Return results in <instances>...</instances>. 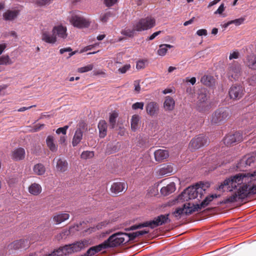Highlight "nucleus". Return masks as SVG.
I'll use <instances>...</instances> for the list:
<instances>
[{
	"instance_id": "ea45409f",
	"label": "nucleus",
	"mask_w": 256,
	"mask_h": 256,
	"mask_svg": "<svg viewBox=\"0 0 256 256\" xmlns=\"http://www.w3.org/2000/svg\"><path fill=\"white\" fill-rule=\"evenodd\" d=\"M140 120L138 115L134 114L132 116L131 119V128L132 130L135 131L138 128V124Z\"/></svg>"
},
{
	"instance_id": "de8ad7c7",
	"label": "nucleus",
	"mask_w": 256,
	"mask_h": 256,
	"mask_svg": "<svg viewBox=\"0 0 256 256\" xmlns=\"http://www.w3.org/2000/svg\"><path fill=\"white\" fill-rule=\"evenodd\" d=\"M68 128V126H65L64 127L59 128L56 130V133L58 134L62 133L64 135H66V130Z\"/></svg>"
},
{
	"instance_id": "bb28decb",
	"label": "nucleus",
	"mask_w": 256,
	"mask_h": 256,
	"mask_svg": "<svg viewBox=\"0 0 256 256\" xmlns=\"http://www.w3.org/2000/svg\"><path fill=\"white\" fill-rule=\"evenodd\" d=\"M83 132L80 128H77L76 130L72 140V145L73 146H76L82 140Z\"/></svg>"
},
{
	"instance_id": "7c9ffc66",
	"label": "nucleus",
	"mask_w": 256,
	"mask_h": 256,
	"mask_svg": "<svg viewBox=\"0 0 256 256\" xmlns=\"http://www.w3.org/2000/svg\"><path fill=\"white\" fill-rule=\"evenodd\" d=\"M175 102L172 98L167 96L164 102V108L166 110H172L174 108Z\"/></svg>"
},
{
	"instance_id": "a19ab883",
	"label": "nucleus",
	"mask_w": 256,
	"mask_h": 256,
	"mask_svg": "<svg viewBox=\"0 0 256 256\" xmlns=\"http://www.w3.org/2000/svg\"><path fill=\"white\" fill-rule=\"evenodd\" d=\"M113 16V14L110 11L102 13L100 16V20L102 22L105 23L108 22L110 18Z\"/></svg>"
},
{
	"instance_id": "7ed1b4c3",
	"label": "nucleus",
	"mask_w": 256,
	"mask_h": 256,
	"mask_svg": "<svg viewBox=\"0 0 256 256\" xmlns=\"http://www.w3.org/2000/svg\"><path fill=\"white\" fill-rule=\"evenodd\" d=\"M156 25V20L152 16L142 18L134 22L132 29L126 28L122 34L126 36H133L136 32H142L151 29Z\"/></svg>"
},
{
	"instance_id": "473e14b6",
	"label": "nucleus",
	"mask_w": 256,
	"mask_h": 256,
	"mask_svg": "<svg viewBox=\"0 0 256 256\" xmlns=\"http://www.w3.org/2000/svg\"><path fill=\"white\" fill-rule=\"evenodd\" d=\"M200 82L208 86H211L214 83V79L212 76L204 75L202 77Z\"/></svg>"
},
{
	"instance_id": "a211bd4d",
	"label": "nucleus",
	"mask_w": 256,
	"mask_h": 256,
	"mask_svg": "<svg viewBox=\"0 0 256 256\" xmlns=\"http://www.w3.org/2000/svg\"><path fill=\"white\" fill-rule=\"evenodd\" d=\"M155 160L158 162H162L169 156V153L165 150L159 149L154 152Z\"/></svg>"
},
{
	"instance_id": "2eb2a0df",
	"label": "nucleus",
	"mask_w": 256,
	"mask_h": 256,
	"mask_svg": "<svg viewBox=\"0 0 256 256\" xmlns=\"http://www.w3.org/2000/svg\"><path fill=\"white\" fill-rule=\"evenodd\" d=\"M128 188V186L124 182H116L112 184L110 188V191L115 194L126 191Z\"/></svg>"
},
{
	"instance_id": "423d86ee",
	"label": "nucleus",
	"mask_w": 256,
	"mask_h": 256,
	"mask_svg": "<svg viewBox=\"0 0 256 256\" xmlns=\"http://www.w3.org/2000/svg\"><path fill=\"white\" fill-rule=\"evenodd\" d=\"M169 215V214H161L152 220L147 221L142 224L132 226L128 230H133L147 226L151 228H155L158 226L170 222V220H169L168 218Z\"/></svg>"
},
{
	"instance_id": "9b49d317",
	"label": "nucleus",
	"mask_w": 256,
	"mask_h": 256,
	"mask_svg": "<svg viewBox=\"0 0 256 256\" xmlns=\"http://www.w3.org/2000/svg\"><path fill=\"white\" fill-rule=\"evenodd\" d=\"M228 94L231 99L238 100L244 94V88L240 85H233L229 90Z\"/></svg>"
},
{
	"instance_id": "a18cd8bd",
	"label": "nucleus",
	"mask_w": 256,
	"mask_h": 256,
	"mask_svg": "<svg viewBox=\"0 0 256 256\" xmlns=\"http://www.w3.org/2000/svg\"><path fill=\"white\" fill-rule=\"evenodd\" d=\"M146 62H147V60H139L136 62V68L138 70L144 69L146 67Z\"/></svg>"
},
{
	"instance_id": "09e8293b",
	"label": "nucleus",
	"mask_w": 256,
	"mask_h": 256,
	"mask_svg": "<svg viewBox=\"0 0 256 256\" xmlns=\"http://www.w3.org/2000/svg\"><path fill=\"white\" fill-rule=\"evenodd\" d=\"M144 106V103L143 102H136L132 105V108L133 110L140 109L142 110Z\"/></svg>"
},
{
	"instance_id": "4c0bfd02",
	"label": "nucleus",
	"mask_w": 256,
	"mask_h": 256,
	"mask_svg": "<svg viewBox=\"0 0 256 256\" xmlns=\"http://www.w3.org/2000/svg\"><path fill=\"white\" fill-rule=\"evenodd\" d=\"M33 170L35 174L41 176L45 173L46 168L42 164H38L34 166Z\"/></svg>"
},
{
	"instance_id": "f8f14e48",
	"label": "nucleus",
	"mask_w": 256,
	"mask_h": 256,
	"mask_svg": "<svg viewBox=\"0 0 256 256\" xmlns=\"http://www.w3.org/2000/svg\"><path fill=\"white\" fill-rule=\"evenodd\" d=\"M207 142V139L204 134H200L192 139L190 143V148L196 150L204 146Z\"/></svg>"
},
{
	"instance_id": "a878e982",
	"label": "nucleus",
	"mask_w": 256,
	"mask_h": 256,
	"mask_svg": "<svg viewBox=\"0 0 256 256\" xmlns=\"http://www.w3.org/2000/svg\"><path fill=\"white\" fill-rule=\"evenodd\" d=\"M28 192L34 196H38L42 191L41 186L37 183L32 184L28 188Z\"/></svg>"
},
{
	"instance_id": "4be33fe9",
	"label": "nucleus",
	"mask_w": 256,
	"mask_h": 256,
	"mask_svg": "<svg viewBox=\"0 0 256 256\" xmlns=\"http://www.w3.org/2000/svg\"><path fill=\"white\" fill-rule=\"evenodd\" d=\"M56 160V168L58 171L64 172L68 169V164L66 160L64 158L54 159Z\"/></svg>"
},
{
	"instance_id": "c03bdc74",
	"label": "nucleus",
	"mask_w": 256,
	"mask_h": 256,
	"mask_svg": "<svg viewBox=\"0 0 256 256\" xmlns=\"http://www.w3.org/2000/svg\"><path fill=\"white\" fill-rule=\"evenodd\" d=\"M94 152L92 151H84L81 154V158L83 159H88L93 158Z\"/></svg>"
},
{
	"instance_id": "4d7b16f0",
	"label": "nucleus",
	"mask_w": 256,
	"mask_h": 256,
	"mask_svg": "<svg viewBox=\"0 0 256 256\" xmlns=\"http://www.w3.org/2000/svg\"><path fill=\"white\" fill-rule=\"evenodd\" d=\"M239 56V52H234L230 54L229 56V59L232 60L233 58H238Z\"/></svg>"
},
{
	"instance_id": "864d4df0",
	"label": "nucleus",
	"mask_w": 256,
	"mask_h": 256,
	"mask_svg": "<svg viewBox=\"0 0 256 256\" xmlns=\"http://www.w3.org/2000/svg\"><path fill=\"white\" fill-rule=\"evenodd\" d=\"M244 18H240L238 19H236L234 20H230L232 24H234L236 26H240L244 22Z\"/></svg>"
},
{
	"instance_id": "bf43d9fd",
	"label": "nucleus",
	"mask_w": 256,
	"mask_h": 256,
	"mask_svg": "<svg viewBox=\"0 0 256 256\" xmlns=\"http://www.w3.org/2000/svg\"><path fill=\"white\" fill-rule=\"evenodd\" d=\"M72 51V49L70 47L61 48L60 50V52L61 54H63L65 52H70Z\"/></svg>"
},
{
	"instance_id": "f03ea898",
	"label": "nucleus",
	"mask_w": 256,
	"mask_h": 256,
	"mask_svg": "<svg viewBox=\"0 0 256 256\" xmlns=\"http://www.w3.org/2000/svg\"><path fill=\"white\" fill-rule=\"evenodd\" d=\"M217 198L216 194H212L206 196L200 204H194L190 202L184 204L182 208H178L172 212V214L176 218H180L184 214L186 215L190 214L194 212L200 211L202 208L207 206L214 198Z\"/></svg>"
},
{
	"instance_id": "8fccbe9b",
	"label": "nucleus",
	"mask_w": 256,
	"mask_h": 256,
	"mask_svg": "<svg viewBox=\"0 0 256 256\" xmlns=\"http://www.w3.org/2000/svg\"><path fill=\"white\" fill-rule=\"evenodd\" d=\"M131 66L130 64H126L122 68H119L118 71L120 74H125L130 68Z\"/></svg>"
},
{
	"instance_id": "e2e57ef3",
	"label": "nucleus",
	"mask_w": 256,
	"mask_h": 256,
	"mask_svg": "<svg viewBox=\"0 0 256 256\" xmlns=\"http://www.w3.org/2000/svg\"><path fill=\"white\" fill-rule=\"evenodd\" d=\"M36 106L35 105H34V106H28V107H22L20 108H19L18 110V112H24V111H25L26 110H29L30 109V108H32V107H35Z\"/></svg>"
},
{
	"instance_id": "6ab92c4d",
	"label": "nucleus",
	"mask_w": 256,
	"mask_h": 256,
	"mask_svg": "<svg viewBox=\"0 0 256 256\" xmlns=\"http://www.w3.org/2000/svg\"><path fill=\"white\" fill-rule=\"evenodd\" d=\"M52 32L62 38H65L67 36L66 28L61 25L54 26Z\"/></svg>"
},
{
	"instance_id": "37998d69",
	"label": "nucleus",
	"mask_w": 256,
	"mask_h": 256,
	"mask_svg": "<svg viewBox=\"0 0 256 256\" xmlns=\"http://www.w3.org/2000/svg\"><path fill=\"white\" fill-rule=\"evenodd\" d=\"M94 68L92 64H88L85 66L80 68L78 69V72L80 73H84L92 70Z\"/></svg>"
},
{
	"instance_id": "13d9d810",
	"label": "nucleus",
	"mask_w": 256,
	"mask_h": 256,
	"mask_svg": "<svg viewBox=\"0 0 256 256\" xmlns=\"http://www.w3.org/2000/svg\"><path fill=\"white\" fill-rule=\"evenodd\" d=\"M161 32H162L160 30L153 33L148 38L147 40H154L156 36L159 35L161 33Z\"/></svg>"
},
{
	"instance_id": "774afa93",
	"label": "nucleus",
	"mask_w": 256,
	"mask_h": 256,
	"mask_svg": "<svg viewBox=\"0 0 256 256\" xmlns=\"http://www.w3.org/2000/svg\"><path fill=\"white\" fill-rule=\"evenodd\" d=\"M172 92V90L170 88H166L162 91V93L164 94H167L168 93H170Z\"/></svg>"
},
{
	"instance_id": "5fc2aeb1",
	"label": "nucleus",
	"mask_w": 256,
	"mask_h": 256,
	"mask_svg": "<svg viewBox=\"0 0 256 256\" xmlns=\"http://www.w3.org/2000/svg\"><path fill=\"white\" fill-rule=\"evenodd\" d=\"M196 34L199 36H206L208 34V32L206 29H200L197 30Z\"/></svg>"
},
{
	"instance_id": "0eeeda50",
	"label": "nucleus",
	"mask_w": 256,
	"mask_h": 256,
	"mask_svg": "<svg viewBox=\"0 0 256 256\" xmlns=\"http://www.w3.org/2000/svg\"><path fill=\"white\" fill-rule=\"evenodd\" d=\"M231 116L230 111L227 108H221L211 115L210 121L212 124L220 126L224 124Z\"/></svg>"
},
{
	"instance_id": "c9c22d12",
	"label": "nucleus",
	"mask_w": 256,
	"mask_h": 256,
	"mask_svg": "<svg viewBox=\"0 0 256 256\" xmlns=\"http://www.w3.org/2000/svg\"><path fill=\"white\" fill-rule=\"evenodd\" d=\"M172 167L170 165H164L158 170L160 176L170 175L172 172Z\"/></svg>"
},
{
	"instance_id": "20e7f679",
	"label": "nucleus",
	"mask_w": 256,
	"mask_h": 256,
	"mask_svg": "<svg viewBox=\"0 0 256 256\" xmlns=\"http://www.w3.org/2000/svg\"><path fill=\"white\" fill-rule=\"evenodd\" d=\"M89 244V240L84 239L75 243L60 247L45 256H60L71 254L73 252H80L82 249L88 246Z\"/></svg>"
},
{
	"instance_id": "aec40b11",
	"label": "nucleus",
	"mask_w": 256,
	"mask_h": 256,
	"mask_svg": "<svg viewBox=\"0 0 256 256\" xmlns=\"http://www.w3.org/2000/svg\"><path fill=\"white\" fill-rule=\"evenodd\" d=\"M42 40L48 44H54L56 41V35L50 34L47 31H44L42 34Z\"/></svg>"
},
{
	"instance_id": "f704fd0d",
	"label": "nucleus",
	"mask_w": 256,
	"mask_h": 256,
	"mask_svg": "<svg viewBox=\"0 0 256 256\" xmlns=\"http://www.w3.org/2000/svg\"><path fill=\"white\" fill-rule=\"evenodd\" d=\"M197 109L199 112H205L208 111L210 106L208 102H197L196 104Z\"/></svg>"
},
{
	"instance_id": "6e6552de",
	"label": "nucleus",
	"mask_w": 256,
	"mask_h": 256,
	"mask_svg": "<svg viewBox=\"0 0 256 256\" xmlns=\"http://www.w3.org/2000/svg\"><path fill=\"white\" fill-rule=\"evenodd\" d=\"M126 233L116 232L110 236L108 239L104 242L106 244V247L107 248H114L126 243Z\"/></svg>"
},
{
	"instance_id": "338daca9",
	"label": "nucleus",
	"mask_w": 256,
	"mask_h": 256,
	"mask_svg": "<svg viewBox=\"0 0 256 256\" xmlns=\"http://www.w3.org/2000/svg\"><path fill=\"white\" fill-rule=\"evenodd\" d=\"M94 74L95 76L97 75H104L105 74V72L102 71V70H98V71H94Z\"/></svg>"
},
{
	"instance_id": "052dcab7",
	"label": "nucleus",
	"mask_w": 256,
	"mask_h": 256,
	"mask_svg": "<svg viewBox=\"0 0 256 256\" xmlns=\"http://www.w3.org/2000/svg\"><path fill=\"white\" fill-rule=\"evenodd\" d=\"M106 224H107L104 222H101L97 224V226H96V228L97 230L102 229L103 227H104Z\"/></svg>"
},
{
	"instance_id": "e433bc0d",
	"label": "nucleus",
	"mask_w": 256,
	"mask_h": 256,
	"mask_svg": "<svg viewBox=\"0 0 256 256\" xmlns=\"http://www.w3.org/2000/svg\"><path fill=\"white\" fill-rule=\"evenodd\" d=\"M173 46L168 44H162L159 46L157 54L160 56H164L167 52L168 49L172 48Z\"/></svg>"
},
{
	"instance_id": "58836bf2",
	"label": "nucleus",
	"mask_w": 256,
	"mask_h": 256,
	"mask_svg": "<svg viewBox=\"0 0 256 256\" xmlns=\"http://www.w3.org/2000/svg\"><path fill=\"white\" fill-rule=\"evenodd\" d=\"M13 64L10 56L8 54L0 56V65H11Z\"/></svg>"
},
{
	"instance_id": "9d476101",
	"label": "nucleus",
	"mask_w": 256,
	"mask_h": 256,
	"mask_svg": "<svg viewBox=\"0 0 256 256\" xmlns=\"http://www.w3.org/2000/svg\"><path fill=\"white\" fill-rule=\"evenodd\" d=\"M242 68L240 64L234 62L229 65L228 68L227 76L229 80H237L241 75Z\"/></svg>"
},
{
	"instance_id": "6e6d98bb",
	"label": "nucleus",
	"mask_w": 256,
	"mask_h": 256,
	"mask_svg": "<svg viewBox=\"0 0 256 256\" xmlns=\"http://www.w3.org/2000/svg\"><path fill=\"white\" fill-rule=\"evenodd\" d=\"M224 10V4H222L218 7V9L214 12L215 14H222Z\"/></svg>"
},
{
	"instance_id": "39448f33",
	"label": "nucleus",
	"mask_w": 256,
	"mask_h": 256,
	"mask_svg": "<svg viewBox=\"0 0 256 256\" xmlns=\"http://www.w3.org/2000/svg\"><path fill=\"white\" fill-rule=\"evenodd\" d=\"M206 186L204 184H197L194 186L186 188L178 197V200L188 201L190 200L198 198V200L202 198L205 193Z\"/></svg>"
},
{
	"instance_id": "dca6fc26",
	"label": "nucleus",
	"mask_w": 256,
	"mask_h": 256,
	"mask_svg": "<svg viewBox=\"0 0 256 256\" xmlns=\"http://www.w3.org/2000/svg\"><path fill=\"white\" fill-rule=\"evenodd\" d=\"M146 109L147 114L150 116H153L157 115L159 110V106L157 102H150L146 104Z\"/></svg>"
},
{
	"instance_id": "4468645a",
	"label": "nucleus",
	"mask_w": 256,
	"mask_h": 256,
	"mask_svg": "<svg viewBox=\"0 0 256 256\" xmlns=\"http://www.w3.org/2000/svg\"><path fill=\"white\" fill-rule=\"evenodd\" d=\"M30 242L27 240H20L14 241L8 245V247L11 249L18 250L19 248H26L30 246Z\"/></svg>"
},
{
	"instance_id": "603ef678",
	"label": "nucleus",
	"mask_w": 256,
	"mask_h": 256,
	"mask_svg": "<svg viewBox=\"0 0 256 256\" xmlns=\"http://www.w3.org/2000/svg\"><path fill=\"white\" fill-rule=\"evenodd\" d=\"M104 4L108 7H110L114 6L118 2V0H104Z\"/></svg>"
},
{
	"instance_id": "680f3d73",
	"label": "nucleus",
	"mask_w": 256,
	"mask_h": 256,
	"mask_svg": "<svg viewBox=\"0 0 256 256\" xmlns=\"http://www.w3.org/2000/svg\"><path fill=\"white\" fill-rule=\"evenodd\" d=\"M244 162L246 165L250 166L251 164L254 162V158L252 157L249 158Z\"/></svg>"
},
{
	"instance_id": "72a5a7b5",
	"label": "nucleus",
	"mask_w": 256,
	"mask_h": 256,
	"mask_svg": "<svg viewBox=\"0 0 256 256\" xmlns=\"http://www.w3.org/2000/svg\"><path fill=\"white\" fill-rule=\"evenodd\" d=\"M118 116V113L116 110H114L110 113L109 123L111 128H114L116 124V119Z\"/></svg>"
},
{
	"instance_id": "ddd939ff",
	"label": "nucleus",
	"mask_w": 256,
	"mask_h": 256,
	"mask_svg": "<svg viewBox=\"0 0 256 256\" xmlns=\"http://www.w3.org/2000/svg\"><path fill=\"white\" fill-rule=\"evenodd\" d=\"M242 134L239 132H236L233 134H228L226 136L224 142L226 145L228 146L233 144L236 142H240L242 140Z\"/></svg>"
},
{
	"instance_id": "c756f323",
	"label": "nucleus",
	"mask_w": 256,
	"mask_h": 256,
	"mask_svg": "<svg viewBox=\"0 0 256 256\" xmlns=\"http://www.w3.org/2000/svg\"><path fill=\"white\" fill-rule=\"evenodd\" d=\"M148 232V231H146L145 230H140L136 232H134L130 234H126V236H127L126 238H125L126 240V242H129L130 240H134L136 237L140 236L144 234H146Z\"/></svg>"
},
{
	"instance_id": "79ce46f5",
	"label": "nucleus",
	"mask_w": 256,
	"mask_h": 256,
	"mask_svg": "<svg viewBox=\"0 0 256 256\" xmlns=\"http://www.w3.org/2000/svg\"><path fill=\"white\" fill-rule=\"evenodd\" d=\"M53 0H34L36 4L38 6H44L50 4Z\"/></svg>"
},
{
	"instance_id": "f257e3e1",
	"label": "nucleus",
	"mask_w": 256,
	"mask_h": 256,
	"mask_svg": "<svg viewBox=\"0 0 256 256\" xmlns=\"http://www.w3.org/2000/svg\"><path fill=\"white\" fill-rule=\"evenodd\" d=\"M256 176V170L252 173H240L226 179L218 186V189L222 192H231L239 185L244 183L237 192L226 199V202H233L238 199H244L248 195L256 194V185L248 189L246 183L249 182L248 178Z\"/></svg>"
},
{
	"instance_id": "f3484780",
	"label": "nucleus",
	"mask_w": 256,
	"mask_h": 256,
	"mask_svg": "<svg viewBox=\"0 0 256 256\" xmlns=\"http://www.w3.org/2000/svg\"><path fill=\"white\" fill-rule=\"evenodd\" d=\"M104 242L98 246L90 248L82 256H92L102 250L106 249Z\"/></svg>"
},
{
	"instance_id": "49530a36",
	"label": "nucleus",
	"mask_w": 256,
	"mask_h": 256,
	"mask_svg": "<svg viewBox=\"0 0 256 256\" xmlns=\"http://www.w3.org/2000/svg\"><path fill=\"white\" fill-rule=\"evenodd\" d=\"M208 101L207 96L206 93L203 92H200L198 96V101L197 102H206Z\"/></svg>"
},
{
	"instance_id": "b1692460",
	"label": "nucleus",
	"mask_w": 256,
	"mask_h": 256,
	"mask_svg": "<svg viewBox=\"0 0 256 256\" xmlns=\"http://www.w3.org/2000/svg\"><path fill=\"white\" fill-rule=\"evenodd\" d=\"M19 14V10H8L3 14V17L6 20H12L18 16Z\"/></svg>"
},
{
	"instance_id": "69168bd1",
	"label": "nucleus",
	"mask_w": 256,
	"mask_h": 256,
	"mask_svg": "<svg viewBox=\"0 0 256 256\" xmlns=\"http://www.w3.org/2000/svg\"><path fill=\"white\" fill-rule=\"evenodd\" d=\"M66 141V136L64 135L60 136V140H59V142L60 144H63L65 143Z\"/></svg>"
},
{
	"instance_id": "2f4dec72",
	"label": "nucleus",
	"mask_w": 256,
	"mask_h": 256,
	"mask_svg": "<svg viewBox=\"0 0 256 256\" xmlns=\"http://www.w3.org/2000/svg\"><path fill=\"white\" fill-rule=\"evenodd\" d=\"M48 147L50 151L56 152L58 150V146L54 142V138L52 136H48L46 140Z\"/></svg>"
},
{
	"instance_id": "cd10ccee",
	"label": "nucleus",
	"mask_w": 256,
	"mask_h": 256,
	"mask_svg": "<svg viewBox=\"0 0 256 256\" xmlns=\"http://www.w3.org/2000/svg\"><path fill=\"white\" fill-rule=\"evenodd\" d=\"M175 190L174 183L171 182L166 186L162 187L160 190V192L163 196H166L174 192Z\"/></svg>"
},
{
	"instance_id": "5701e85b",
	"label": "nucleus",
	"mask_w": 256,
	"mask_h": 256,
	"mask_svg": "<svg viewBox=\"0 0 256 256\" xmlns=\"http://www.w3.org/2000/svg\"><path fill=\"white\" fill-rule=\"evenodd\" d=\"M69 218L70 214L68 213H57L54 216L52 220L56 224H60L68 220Z\"/></svg>"
},
{
	"instance_id": "1a4fd4ad",
	"label": "nucleus",
	"mask_w": 256,
	"mask_h": 256,
	"mask_svg": "<svg viewBox=\"0 0 256 256\" xmlns=\"http://www.w3.org/2000/svg\"><path fill=\"white\" fill-rule=\"evenodd\" d=\"M70 21L74 26L79 28H88L91 24L90 19L75 14L72 16Z\"/></svg>"
},
{
	"instance_id": "393cba45",
	"label": "nucleus",
	"mask_w": 256,
	"mask_h": 256,
	"mask_svg": "<svg viewBox=\"0 0 256 256\" xmlns=\"http://www.w3.org/2000/svg\"><path fill=\"white\" fill-rule=\"evenodd\" d=\"M108 124L104 120H100L98 124L99 136L100 138H104L106 136Z\"/></svg>"
},
{
	"instance_id": "3c124183",
	"label": "nucleus",
	"mask_w": 256,
	"mask_h": 256,
	"mask_svg": "<svg viewBox=\"0 0 256 256\" xmlns=\"http://www.w3.org/2000/svg\"><path fill=\"white\" fill-rule=\"evenodd\" d=\"M140 80H136L134 82V91L136 93H139L140 91Z\"/></svg>"
},
{
	"instance_id": "c85d7f7f",
	"label": "nucleus",
	"mask_w": 256,
	"mask_h": 256,
	"mask_svg": "<svg viewBox=\"0 0 256 256\" xmlns=\"http://www.w3.org/2000/svg\"><path fill=\"white\" fill-rule=\"evenodd\" d=\"M246 65L250 68L256 70V56L252 54L246 58Z\"/></svg>"
},
{
	"instance_id": "412c9836",
	"label": "nucleus",
	"mask_w": 256,
	"mask_h": 256,
	"mask_svg": "<svg viewBox=\"0 0 256 256\" xmlns=\"http://www.w3.org/2000/svg\"><path fill=\"white\" fill-rule=\"evenodd\" d=\"M25 156V150L23 148H20L12 152V158L16 161L23 160Z\"/></svg>"
},
{
	"instance_id": "0e129e2a",
	"label": "nucleus",
	"mask_w": 256,
	"mask_h": 256,
	"mask_svg": "<svg viewBox=\"0 0 256 256\" xmlns=\"http://www.w3.org/2000/svg\"><path fill=\"white\" fill-rule=\"evenodd\" d=\"M6 47V44H0V55L2 53L4 49Z\"/></svg>"
}]
</instances>
